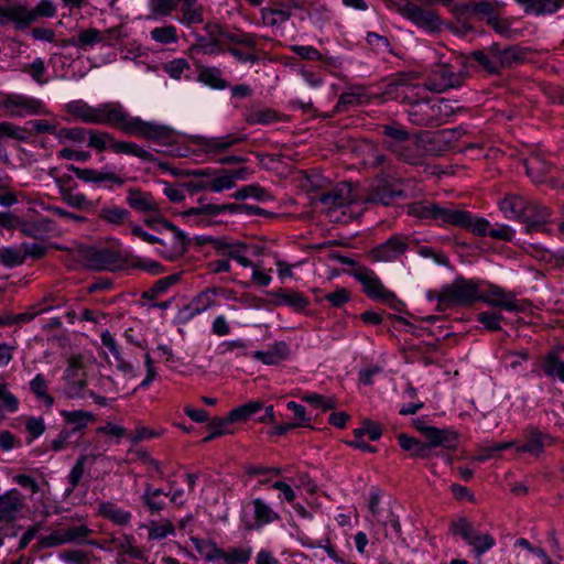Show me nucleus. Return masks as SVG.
<instances>
[{
    "label": "nucleus",
    "mask_w": 564,
    "mask_h": 564,
    "mask_svg": "<svg viewBox=\"0 0 564 564\" xmlns=\"http://www.w3.org/2000/svg\"><path fill=\"white\" fill-rule=\"evenodd\" d=\"M445 98H423L408 109L409 121L419 127H438L448 121L459 107Z\"/></svg>",
    "instance_id": "nucleus-1"
},
{
    "label": "nucleus",
    "mask_w": 564,
    "mask_h": 564,
    "mask_svg": "<svg viewBox=\"0 0 564 564\" xmlns=\"http://www.w3.org/2000/svg\"><path fill=\"white\" fill-rule=\"evenodd\" d=\"M389 6L416 28L429 33H440L444 28V21L435 10L422 8L409 0L390 1Z\"/></svg>",
    "instance_id": "nucleus-2"
},
{
    "label": "nucleus",
    "mask_w": 564,
    "mask_h": 564,
    "mask_svg": "<svg viewBox=\"0 0 564 564\" xmlns=\"http://www.w3.org/2000/svg\"><path fill=\"white\" fill-rule=\"evenodd\" d=\"M438 304L444 306H469L480 301L479 283L462 276L442 288L436 296Z\"/></svg>",
    "instance_id": "nucleus-3"
},
{
    "label": "nucleus",
    "mask_w": 564,
    "mask_h": 564,
    "mask_svg": "<svg viewBox=\"0 0 564 564\" xmlns=\"http://www.w3.org/2000/svg\"><path fill=\"white\" fill-rule=\"evenodd\" d=\"M0 108L6 116L11 118L46 116L50 113L43 100L22 94L3 95L0 100Z\"/></svg>",
    "instance_id": "nucleus-4"
},
{
    "label": "nucleus",
    "mask_w": 564,
    "mask_h": 564,
    "mask_svg": "<svg viewBox=\"0 0 564 564\" xmlns=\"http://www.w3.org/2000/svg\"><path fill=\"white\" fill-rule=\"evenodd\" d=\"M449 531L453 535L460 536L469 546H471L473 552L478 560L496 544L491 534L477 531L473 523L466 518H459L452 522Z\"/></svg>",
    "instance_id": "nucleus-5"
},
{
    "label": "nucleus",
    "mask_w": 564,
    "mask_h": 564,
    "mask_svg": "<svg viewBox=\"0 0 564 564\" xmlns=\"http://www.w3.org/2000/svg\"><path fill=\"white\" fill-rule=\"evenodd\" d=\"M464 73L447 63L436 64L424 84V89L443 93L451 88L459 87L464 82Z\"/></svg>",
    "instance_id": "nucleus-6"
},
{
    "label": "nucleus",
    "mask_w": 564,
    "mask_h": 564,
    "mask_svg": "<svg viewBox=\"0 0 564 564\" xmlns=\"http://www.w3.org/2000/svg\"><path fill=\"white\" fill-rule=\"evenodd\" d=\"M354 278L362 285V291L372 300L392 305L397 301L393 292L389 291L376 272L366 267H358L352 272Z\"/></svg>",
    "instance_id": "nucleus-7"
},
{
    "label": "nucleus",
    "mask_w": 564,
    "mask_h": 564,
    "mask_svg": "<svg viewBox=\"0 0 564 564\" xmlns=\"http://www.w3.org/2000/svg\"><path fill=\"white\" fill-rule=\"evenodd\" d=\"M144 139L161 147L162 149H159L158 151L164 154L177 158L186 155L185 151L177 145L180 134L167 126L149 122Z\"/></svg>",
    "instance_id": "nucleus-8"
},
{
    "label": "nucleus",
    "mask_w": 564,
    "mask_h": 564,
    "mask_svg": "<svg viewBox=\"0 0 564 564\" xmlns=\"http://www.w3.org/2000/svg\"><path fill=\"white\" fill-rule=\"evenodd\" d=\"M69 113L87 123L107 124L109 119H115L112 104H105L94 108L83 101H73L66 106Z\"/></svg>",
    "instance_id": "nucleus-9"
},
{
    "label": "nucleus",
    "mask_w": 564,
    "mask_h": 564,
    "mask_svg": "<svg viewBox=\"0 0 564 564\" xmlns=\"http://www.w3.org/2000/svg\"><path fill=\"white\" fill-rule=\"evenodd\" d=\"M245 140L243 135L238 133H229L220 137H194L192 143L197 147V149L209 156H216L218 154L225 153L231 147L242 142Z\"/></svg>",
    "instance_id": "nucleus-10"
},
{
    "label": "nucleus",
    "mask_w": 564,
    "mask_h": 564,
    "mask_svg": "<svg viewBox=\"0 0 564 564\" xmlns=\"http://www.w3.org/2000/svg\"><path fill=\"white\" fill-rule=\"evenodd\" d=\"M68 170L73 172L77 178L85 183H94L97 185H104L107 189L113 187H121L124 185L126 180L120 174L106 170L95 169H82L75 165H68Z\"/></svg>",
    "instance_id": "nucleus-11"
},
{
    "label": "nucleus",
    "mask_w": 564,
    "mask_h": 564,
    "mask_svg": "<svg viewBox=\"0 0 564 564\" xmlns=\"http://www.w3.org/2000/svg\"><path fill=\"white\" fill-rule=\"evenodd\" d=\"M421 91L422 87L410 83V79L404 76L387 85L384 95L390 99L408 104L412 107L414 102H420L423 99Z\"/></svg>",
    "instance_id": "nucleus-12"
},
{
    "label": "nucleus",
    "mask_w": 564,
    "mask_h": 564,
    "mask_svg": "<svg viewBox=\"0 0 564 564\" xmlns=\"http://www.w3.org/2000/svg\"><path fill=\"white\" fill-rule=\"evenodd\" d=\"M323 210L330 217L332 213L355 202L350 184L339 183L328 192L321 194L318 198Z\"/></svg>",
    "instance_id": "nucleus-13"
},
{
    "label": "nucleus",
    "mask_w": 564,
    "mask_h": 564,
    "mask_svg": "<svg viewBox=\"0 0 564 564\" xmlns=\"http://www.w3.org/2000/svg\"><path fill=\"white\" fill-rule=\"evenodd\" d=\"M410 238L405 236H392L386 242L370 251V258L377 262H390L397 260L409 248Z\"/></svg>",
    "instance_id": "nucleus-14"
},
{
    "label": "nucleus",
    "mask_w": 564,
    "mask_h": 564,
    "mask_svg": "<svg viewBox=\"0 0 564 564\" xmlns=\"http://www.w3.org/2000/svg\"><path fill=\"white\" fill-rule=\"evenodd\" d=\"M480 301L508 312H521L524 308L523 304L516 299L512 292H507L502 288L492 284L489 285L484 294L480 293Z\"/></svg>",
    "instance_id": "nucleus-15"
},
{
    "label": "nucleus",
    "mask_w": 564,
    "mask_h": 564,
    "mask_svg": "<svg viewBox=\"0 0 564 564\" xmlns=\"http://www.w3.org/2000/svg\"><path fill=\"white\" fill-rule=\"evenodd\" d=\"M245 207L246 205L236 204H206L199 207H192L183 212L182 216L194 225H202L207 223L208 217H214L225 212L238 213L241 212Z\"/></svg>",
    "instance_id": "nucleus-16"
},
{
    "label": "nucleus",
    "mask_w": 564,
    "mask_h": 564,
    "mask_svg": "<svg viewBox=\"0 0 564 564\" xmlns=\"http://www.w3.org/2000/svg\"><path fill=\"white\" fill-rule=\"evenodd\" d=\"M413 426L421 432L432 446H441L444 448H454L457 444V434L451 430H442L430 426L422 419L413 420Z\"/></svg>",
    "instance_id": "nucleus-17"
},
{
    "label": "nucleus",
    "mask_w": 564,
    "mask_h": 564,
    "mask_svg": "<svg viewBox=\"0 0 564 564\" xmlns=\"http://www.w3.org/2000/svg\"><path fill=\"white\" fill-rule=\"evenodd\" d=\"M34 22L30 9L19 2L0 4V25L12 23L17 29H25Z\"/></svg>",
    "instance_id": "nucleus-18"
},
{
    "label": "nucleus",
    "mask_w": 564,
    "mask_h": 564,
    "mask_svg": "<svg viewBox=\"0 0 564 564\" xmlns=\"http://www.w3.org/2000/svg\"><path fill=\"white\" fill-rule=\"evenodd\" d=\"M536 208V202L527 200L519 195H508L500 202V209L508 218L533 219L530 210Z\"/></svg>",
    "instance_id": "nucleus-19"
},
{
    "label": "nucleus",
    "mask_w": 564,
    "mask_h": 564,
    "mask_svg": "<svg viewBox=\"0 0 564 564\" xmlns=\"http://www.w3.org/2000/svg\"><path fill=\"white\" fill-rule=\"evenodd\" d=\"M25 507V497L18 489L0 495V522L14 521Z\"/></svg>",
    "instance_id": "nucleus-20"
},
{
    "label": "nucleus",
    "mask_w": 564,
    "mask_h": 564,
    "mask_svg": "<svg viewBox=\"0 0 564 564\" xmlns=\"http://www.w3.org/2000/svg\"><path fill=\"white\" fill-rule=\"evenodd\" d=\"M112 111L116 113L115 119H109V126L119 127L124 133L144 138L148 121L138 117H130L120 106L112 104Z\"/></svg>",
    "instance_id": "nucleus-21"
},
{
    "label": "nucleus",
    "mask_w": 564,
    "mask_h": 564,
    "mask_svg": "<svg viewBox=\"0 0 564 564\" xmlns=\"http://www.w3.org/2000/svg\"><path fill=\"white\" fill-rule=\"evenodd\" d=\"M525 443L517 446L518 453H530L534 456H540L545 446H551L555 443V438L547 433L541 432L539 429L530 426L524 431Z\"/></svg>",
    "instance_id": "nucleus-22"
},
{
    "label": "nucleus",
    "mask_w": 564,
    "mask_h": 564,
    "mask_svg": "<svg viewBox=\"0 0 564 564\" xmlns=\"http://www.w3.org/2000/svg\"><path fill=\"white\" fill-rule=\"evenodd\" d=\"M368 508L372 521L384 528L390 527L397 534L401 533V524L398 517L393 514L390 508H380V496L378 492H371Z\"/></svg>",
    "instance_id": "nucleus-23"
},
{
    "label": "nucleus",
    "mask_w": 564,
    "mask_h": 564,
    "mask_svg": "<svg viewBox=\"0 0 564 564\" xmlns=\"http://www.w3.org/2000/svg\"><path fill=\"white\" fill-rule=\"evenodd\" d=\"M297 10H301V6L296 2L264 8L261 10V19L267 26L280 28L289 21Z\"/></svg>",
    "instance_id": "nucleus-24"
},
{
    "label": "nucleus",
    "mask_w": 564,
    "mask_h": 564,
    "mask_svg": "<svg viewBox=\"0 0 564 564\" xmlns=\"http://www.w3.org/2000/svg\"><path fill=\"white\" fill-rule=\"evenodd\" d=\"M126 203L139 213L160 214L161 208L153 195L137 187L127 189Z\"/></svg>",
    "instance_id": "nucleus-25"
},
{
    "label": "nucleus",
    "mask_w": 564,
    "mask_h": 564,
    "mask_svg": "<svg viewBox=\"0 0 564 564\" xmlns=\"http://www.w3.org/2000/svg\"><path fill=\"white\" fill-rule=\"evenodd\" d=\"M398 150L391 151L400 160L419 164L424 156L423 141L420 135H410L405 141L400 143Z\"/></svg>",
    "instance_id": "nucleus-26"
},
{
    "label": "nucleus",
    "mask_w": 564,
    "mask_h": 564,
    "mask_svg": "<svg viewBox=\"0 0 564 564\" xmlns=\"http://www.w3.org/2000/svg\"><path fill=\"white\" fill-rule=\"evenodd\" d=\"M467 217V212L456 208L453 205L436 204L434 221L440 226L462 227Z\"/></svg>",
    "instance_id": "nucleus-27"
},
{
    "label": "nucleus",
    "mask_w": 564,
    "mask_h": 564,
    "mask_svg": "<svg viewBox=\"0 0 564 564\" xmlns=\"http://www.w3.org/2000/svg\"><path fill=\"white\" fill-rule=\"evenodd\" d=\"M97 513L119 527L128 525L132 519L129 510L121 508L112 501H101L98 505Z\"/></svg>",
    "instance_id": "nucleus-28"
},
{
    "label": "nucleus",
    "mask_w": 564,
    "mask_h": 564,
    "mask_svg": "<svg viewBox=\"0 0 564 564\" xmlns=\"http://www.w3.org/2000/svg\"><path fill=\"white\" fill-rule=\"evenodd\" d=\"M180 17L177 21L185 26L202 24L204 22V7L197 0H178Z\"/></svg>",
    "instance_id": "nucleus-29"
},
{
    "label": "nucleus",
    "mask_w": 564,
    "mask_h": 564,
    "mask_svg": "<svg viewBox=\"0 0 564 564\" xmlns=\"http://www.w3.org/2000/svg\"><path fill=\"white\" fill-rule=\"evenodd\" d=\"M216 249L245 268L253 267L252 261L246 254L248 246L242 242H227L219 239L216 241Z\"/></svg>",
    "instance_id": "nucleus-30"
},
{
    "label": "nucleus",
    "mask_w": 564,
    "mask_h": 564,
    "mask_svg": "<svg viewBox=\"0 0 564 564\" xmlns=\"http://www.w3.org/2000/svg\"><path fill=\"white\" fill-rule=\"evenodd\" d=\"M158 224H160L163 228L174 234L172 248L169 251H164L163 256L170 260H174L178 257H182L187 248L186 236L184 235V232L181 231L174 224L164 218H160L158 220Z\"/></svg>",
    "instance_id": "nucleus-31"
},
{
    "label": "nucleus",
    "mask_w": 564,
    "mask_h": 564,
    "mask_svg": "<svg viewBox=\"0 0 564 564\" xmlns=\"http://www.w3.org/2000/svg\"><path fill=\"white\" fill-rule=\"evenodd\" d=\"M381 133L383 135V145L389 150H398L400 143L405 141L411 134L400 123L393 122L381 126Z\"/></svg>",
    "instance_id": "nucleus-32"
},
{
    "label": "nucleus",
    "mask_w": 564,
    "mask_h": 564,
    "mask_svg": "<svg viewBox=\"0 0 564 564\" xmlns=\"http://www.w3.org/2000/svg\"><path fill=\"white\" fill-rule=\"evenodd\" d=\"M196 68L199 83L218 90L228 87V83L223 78V73L218 67L196 64Z\"/></svg>",
    "instance_id": "nucleus-33"
},
{
    "label": "nucleus",
    "mask_w": 564,
    "mask_h": 564,
    "mask_svg": "<svg viewBox=\"0 0 564 564\" xmlns=\"http://www.w3.org/2000/svg\"><path fill=\"white\" fill-rule=\"evenodd\" d=\"M530 14H553L564 7V0H516Z\"/></svg>",
    "instance_id": "nucleus-34"
},
{
    "label": "nucleus",
    "mask_w": 564,
    "mask_h": 564,
    "mask_svg": "<svg viewBox=\"0 0 564 564\" xmlns=\"http://www.w3.org/2000/svg\"><path fill=\"white\" fill-rule=\"evenodd\" d=\"M87 261L95 270H115L118 267V257L109 249L91 250L87 254Z\"/></svg>",
    "instance_id": "nucleus-35"
},
{
    "label": "nucleus",
    "mask_w": 564,
    "mask_h": 564,
    "mask_svg": "<svg viewBox=\"0 0 564 564\" xmlns=\"http://www.w3.org/2000/svg\"><path fill=\"white\" fill-rule=\"evenodd\" d=\"M111 152L116 154L133 155L145 162H156V158L150 151L131 141L117 140L113 138Z\"/></svg>",
    "instance_id": "nucleus-36"
},
{
    "label": "nucleus",
    "mask_w": 564,
    "mask_h": 564,
    "mask_svg": "<svg viewBox=\"0 0 564 564\" xmlns=\"http://www.w3.org/2000/svg\"><path fill=\"white\" fill-rule=\"evenodd\" d=\"M226 50L224 48V43H220L218 40H213L210 37H206L202 34L195 35V43H193L188 47V55L193 56L195 54H205V55H219L224 53Z\"/></svg>",
    "instance_id": "nucleus-37"
},
{
    "label": "nucleus",
    "mask_w": 564,
    "mask_h": 564,
    "mask_svg": "<svg viewBox=\"0 0 564 564\" xmlns=\"http://www.w3.org/2000/svg\"><path fill=\"white\" fill-rule=\"evenodd\" d=\"M289 356L288 345L283 341L275 343L267 351H254L251 357L264 365H276Z\"/></svg>",
    "instance_id": "nucleus-38"
},
{
    "label": "nucleus",
    "mask_w": 564,
    "mask_h": 564,
    "mask_svg": "<svg viewBox=\"0 0 564 564\" xmlns=\"http://www.w3.org/2000/svg\"><path fill=\"white\" fill-rule=\"evenodd\" d=\"M178 7V0H149L148 20H159L171 17Z\"/></svg>",
    "instance_id": "nucleus-39"
},
{
    "label": "nucleus",
    "mask_w": 564,
    "mask_h": 564,
    "mask_svg": "<svg viewBox=\"0 0 564 564\" xmlns=\"http://www.w3.org/2000/svg\"><path fill=\"white\" fill-rule=\"evenodd\" d=\"M398 441L402 449L410 452L412 456L420 458L427 457L430 451L436 447L432 446L430 441L421 442L416 438L408 436L406 434H400L398 436Z\"/></svg>",
    "instance_id": "nucleus-40"
},
{
    "label": "nucleus",
    "mask_w": 564,
    "mask_h": 564,
    "mask_svg": "<svg viewBox=\"0 0 564 564\" xmlns=\"http://www.w3.org/2000/svg\"><path fill=\"white\" fill-rule=\"evenodd\" d=\"M105 41L104 32L94 29H80L77 33L76 37H73L68 41V43L73 46L79 48L93 47L96 44L102 43Z\"/></svg>",
    "instance_id": "nucleus-41"
},
{
    "label": "nucleus",
    "mask_w": 564,
    "mask_h": 564,
    "mask_svg": "<svg viewBox=\"0 0 564 564\" xmlns=\"http://www.w3.org/2000/svg\"><path fill=\"white\" fill-rule=\"evenodd\" d=\"M150 37L154 43L162 46L177 44L180 40L177 28L174 24H163L153 28L150 31Z\"/></svg>",
    "instance_id": "nucleus-42"
},
{
    "label": "nucleus",
    "mask_w": 564,
    "mask_h": 564,
    "mask_svg": "<svg viewBox=\"0 0 564 564\" xmlns=\"http://www.w3.org/2000/svg\"><path fill=\"white\" fill-rule=\"evenodd\" d=\"M401 195V191L394 189L388 183L378 184L373 187L365 198L367 203L389 205L397 196Z\"/></svg>",
    "instance_id": "nucleus-43"
},
{
    "label": "nucleus",
    "mask_w": 564,
    "mask_h": 564,
    "mask_svg": "<svg viewBox=\"0 0 564 564\" xmlns=\"http://www.w3.org/2000/svg\"><path fill=\"white\" fill-rule=\"evenodd\" d=\"M275 304L288 305L295 311H302L308 305V300L297 291H279L274 294Z\"/></svg>",
    "instance_id": "nucleus-44"
},
{
    "label": "nucleus",
    "mask_w": 564,
    "mask_h": 564,
    "mask_svg": "<svg viewBox=\"0 0 564 564\" xmlns=\"http://www.w3.org/2000/svg\"><path fill=\"white\" fill-rule=\"evenodd\" d=\"M99 218L112 226H121L130 218V212L119 206H106L99 212Z\"/></svg>",
    "instance_id": "nucleus-45"
},
{
    "label": "nucleus",
    "mask_w": 564,
    "mask_h": 564,
    "mask_svg": "<svg viewBox=\"0 0 564 564\" xmlns=\"http://www.w3.org/2000/svg\"><path fill=\"white\" fill-rule=\"evenodd\" d=\"M191 542L193 543L196 552L208 562L219 560L223 555V550L210 540L192 538Z\"/></svg>",
    "instance_id": "nucleus-46"
},
{
    "label": "nucleus",
    "mask_w": 564,
    "mask_h": 564,
    "mask_svg": "<svg viewBox=\"0 0 564 564\" xmlns=\"http://www.w3.org/2000/svg\"><path fill=\"white\" fill-rule=\"evenodd\" d=\"M30 390L37 401L42 402L48 409L52 408L54 398L48 394V387L43 375L39 373L30 381Z\"/></svg>",
    "instance_id": "nucleus-47"
},
{
    "label": "nucleus",
    "mask_w": 564,
    "mask_h": 564,
    "mask_svg": "<svg viewBox=\"0 0 564 564\" xmlns=\"http://www.w3.org/2000/svg\"><path fill=\"white\" fill-rule=\"evenodd\" d=\"M61 415L67 424L74 426L75 431L85 429L90 422L95 420V415L91 412L84 410H64L61 412Z\"/></svg>",
    "instance_id": "nucleus-48"
},
{
    "label": "nucleus",
    "mask_w": 564,
    "mask_h": 564,
    "mask_svg": "<svg viewBox=\"0 0 564 564\" xmlns=\"http://www.w3.org/2000/svg\"><path fill=\"white\" fill-rule=\"evenodd\" d=\"M471 57L478 62L488 73L495 74L500 70L498 56L496 53V44L490 46L487 52L476 51L471 53Z\"/></svg>",
    "instance_id": "nucleus-49"
},
{
    "label": "nucleus",
    "mask_w": 564,
    "mask_h": 564,
    "mask_svg": "<svg viewBox=\"0 0 564 564\" xmlns=\"http://www.w3.org/2000/svg\"><path fill=\"white\" fill-rule=\"evenodd\" d=\"M63 532L65 536L66 544L68 543H88L87 538L93 533V530L88 528L86 524H75L70 527H63ZM89 544H95L94 542H89Z\"/></svg>",
    "instance_id": "nucleus-50"
},
{
    "label": "nucleus",
    "mask_w": 564,
    "mask_h": 564,
    "mask_svg": "<svg viewBox=\"0 0 564 564\" xmlns=\"http://www.w3.org/2000/svg\"><path fill=\"white\" fill-rule=\"evenodd\" d=\"M252 506L258 525H264L279 519V514L262 499H254Z\"/></svg>",
    "instance_id": "nucleus-51"
},
{
    "label": "nucleus",
    "mask_w": 564,
    "mask_h": 564,
    "mask_svg": "<svg viewBox=\"0 0 564 564\" xmlns=\"http://www.w3.org/2000/svg\"><path fill=\"white\" fill-rule=\"evenodd\" d=\"M369 101V97L365 89L356 88L340 95L336 105L338 111L344 110L347 106L364 105Z\"/></svg>",
    "instance_id": "nucleus-52"
},
{
    "label": "nucleus",
    "mask_w": 564,
    "mask_h": 564,
    "mask_svg": "<svg viewBox=\"0 0 564 564\" xmlns=\"http://www.w3.org/2000/svg\"><path fill=\"white\" fill-rule=\"evenodd\" d=\"M263 408L260 401H250L229 412V421L245 422Z\"/></svg>",
    "instance_id": "nucleus-53"
},
{
    "label": "nucleus",
    "mask_w": 564,
    "mask_h": 564,
    "mask_svg": "<svg viewBox=\"0 0 564 564\" xmlns=\"http://www.w3.org/2000/svg\"><path fill=\"white\" fill-rule=\"evenodd\" d=\"M55 137L61 144L72 143L80 144L87 139V131L83 128H62L55 132Z\"/></svg>",
    "instance_id": "nucleus-54"
},
{
    "label": "nucleus",
    "mask_w": 564,
    "mask_h": 564,
    "mask_svg": "<svg viewBox=\"0 0 564 564\" xmlns=\"http://www.w3.org/2000/svg\"><path fill=\"white\" fill-rule=\"evenodd\" d=\"M113 135L108 132H98L94 130L87 131V144L88 147L95 149L98 152H102L106 150L111 151V145L113 142Z\"/></svg>",
    "instance_id": "nucleus-55"
},
{
    "label": "nucleus",
    "mask_w": 564,
    "mask_h": 564,
    "mask_svg": "<svg viewBox=\"0 0 564 564\" xmlns=\"http://www.w3.org/2000/svg\"><path fill=\"white\" fill-rule=\"evenodd\" d=\"M161 497H167V494L162 489H154L151 485H147L142 501L152 513L159 512L164 507V501L160 499Z\"/></svg>",
    "instance_id": "nucleus-56"
},
{
    "label": "nucleus",
    "mask_w": 564,
    "mask_h": 564,
    "mask_svg": "<svg viewBox=\"0 0 564 564\" xmlns=\"http://www.w3.org/2000/svg\"><path fill=\"white\" fill-rule=\"evenodd\" d=\"M232 197L235 199H246V198L252 197L260 202H268V200L272 199V196L270 195V193L265 188H263L257 184L247 185V186L236 191L232 194Z\"/></svg>",
    "instance_id": "nucleus-57"
},
{
    "label": "nucleus",
    "mask_w": 564,
    "mask_h": 564,
    "mask_svg": "<svg viewBox=\"0 0 564 564\" xmlns=\"http://www.w3.org/2000/svg\"><path fill=\"white\" fill-rule=\"evenodd\" d=\"M498 63L501 68L511 67L522 59L521 51L516 46L506 47L503 50L496 45Z\"/></svg>",
    "instance_id": "nucleus-58"
},
{
    "label": "nucleus",
    "mask_w": 564,
    "mask_h": 564,
    "mask_svg": "<svg viewBox=\"0 0 564 564\" xmlns=\"http://www.w3.org/2000/svg\"><path fill=\"white\" fill-rule=\"evenodd\" d=\"M148 532L150 540H162L174 534L175 528L170 520H162L161 522L151 521L148 524Z\"/></svg>",
    "instance_id": "nucleus-59"
},
{
    "label": "nucleus",
    "mask_w": 564,
    "mask_h": 564,
    "mask_svg": "<svg viewBox=\"0 0 564 564\" xmlns=\"http://www.w3.org/2000/svg\"><path fill=\"white\" fill-rule=\"evenodd\" d=\"M436 209V203L433 202H416L409 206V215L419 219L434 220V214Z\"/></svg>",
    "instance_id": "nucleus-60"
},
{
    "label": "nucleus",
    "mask_w": 564,
    "mask_h": 564,
    "mask_svg": "<svg viewBox=\"0 0 564 564\" xmlns=\"http://www.w3.org/2000/svg\"><path fill=\"white\" fill-rule=\"evenodd\" d=\"M490 224L482 217H473L467 212V217L464 220V225L460 228L467 229L476 236H486L489 234Z\"/></svg>",
    "instance_id": "nucleus-61"
},
{
    "label": "nucleus",
    "mask_w": 564,
    "mask_h": 564,
    "mask_svg": "<svg viewBox=\"0 0 564 564\" xmlns=\"http://www.w3.org/2000/svg\"><path fill=\"white\" fill-rule=\"evenodd\" d=\"M527 174L533 182L540 183L544 181V175L547 172V165L539 158L532 156L525 161Z\"/></svg>",
    "instance_id": "nucleus-62"
},
{
    "label": "nucleus",
    "mask_w": 564,
    "mask_h": 564,
    "mask_svg": "<svg viewBox=\"0 0 564 564\" xmlns=\"http://www.w3.org/2000/svg\"><path fill=\"white\" fill-rule=\"evenodd\" d=\"M29 133L25 128L9 121H0V139L8 138L17 141H25Z\"/></svg>",
    "instance_id": "nucleus-63"
},
{
    "label": "nucleus",
    "mask_w": 564,
    "mask_h": 564,
    "mask_svg": "<svg viewBox=\"0 0 564 564\" xmlns=\"http://www.w3.org/2000/svg\"><path fill=\"white\" fill-rule=\"evenodd\" d=\"M0 262L9 268L20 265L24 262V253L21 247H8L0 249Z\"/></svg>",
    "instance_id": "nucleus-64"
}]
</instances>
